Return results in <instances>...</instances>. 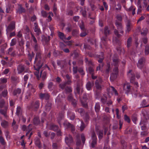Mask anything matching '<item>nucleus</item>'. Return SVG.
<instances>
[{
  "label": "nucleus",
  "mask_w": 149,
  "mask_h": 149,
  "mask_svg": "<svg viewBox=\"0 0 149 149\" xmlns=\"http://www.w3.org/2000/svg\"><path fill=\"white\" fill-rule=\"evenodd\" d=\"M38 56H36L34 64V68L36 70L38 71L42 66L43 62L42 56L38 55Z\"/></svg>",
  "instance_id": "1"
},
{
  "label": "nucleus",
  "mask_w": 149,
  "mask_h": 149,
  "mask_svg": "<svg viewBox=\"0 0 149 149\" xmlns=\"http://www.w3.org/2000/svg\"><path fill=\"white\" fill-rule=\"evenodd\" d=\"M17 70L19 74L22 73L24 71V72H31L28 69L25 68V65L22 64H20L18 65Z\"/></svg>",
  "instance_id": "2"
},
{
  "label": "nucleus",
  "mask_w": 149,
  "mask_h": 149,
  "mask_svg": "<svg viewBox=\"0 0 149 149\" xmlns=\"http://www.w3.org/2000/svg\"><path fill=\"white\" fill-rule=\"evenodd\" d=\"M114 33L115 35L118 38L121 37L123 35L124 31V28L119 29H113Z\"/></svg>",
  "instance_id": "3"
},
{
  "label": "nucleus",
  "mask_w": 149,
  "mask_h": 149,
  "mask_svg": "<svg viewBox=\"0 0 149 149\" xmlns=\"http://www.w3.org/2000/svg\"><path fill=\"white\" fill-rule=\"evenodd\" d=\"M146 62L145 58L144 57L141 58L138 61L137 64V67L140 69H142L144 66Z\"/></svg>",
  "instance_id": "4"
},
{
  "label": "nucleus",
  "mask_w": 149,
  "mask_h": 149,
  "mask_svg": "<svg viewBox=\"0 0 149 149\" xmlns=\"http://www.w3.org/2000/svg\"><path fill=\"white\" fill-rule=\"evenodd\" d=\"M132 70H130L127 73V76L130 79L131 83H134L135 79V74L134 73H132Z\"/></svg>",
  "instance_id": "5"
},
{
  "label": "nucleus",
  "mask_w": 149,
  "mask_h": 149,
  "mask_svg": "<svg viewBox=\"0 0 149 149\" xmlns=\"http://www.w3.org/2000/svg\"><path fill=\"white\" fill-rule=\"evenodd\" d=\"M92 141L91 143V146L93 148L95 147L97 144V139L95 133L93 132L92 135Z\"/></svg>",
  "instance_id": "6"
},
{
  "label": "nucleus",
  "mask_w": 149,
  "mask_h": 149,
  "mask_svg": "<svg viewBox=\"0 0 149 149\" xmlns=\"http://www.w3.org/2000/svg\"><path fill=\"white\" fill-rule=\"evenodd\" d=\"M65 143L68 145L73 143L74 141L73 137L70 134H68L65 137Z\"/></svg>",
  "instance_id": "7"
},
{
  "label": "nucleus",
  "mask_w": 149,
  "mask_h": 149,
  "mask_svg": "<svg viewBox=\"0 0 149 149\" xmlns=\"http://www.w3.org/2000/svg\"><path fill=\"white\" fill-rule=\"evenodd\" d=\"M132 27V25L130 20H128L127 21L126 24L125 33H128L131 31Z\"/></svg>",
  "instance_id": "8"
},
{
  "label": "nucleus",
  "mask_w": 149,
  "mask_h": 149,
  "mask_svg": "<svg viewBox=\"0 0 149 149\" xmlns=\"http://www.w3.org/2000/svg\"><path fill=\"white\" fill-rule=\"evenodd\" d=\"M34 50L36 52V56H38V55L40 56H42V51H41L40 47L38 45V43L34 44Z\"/></svg>",
  "instance_id": "9"
},
{
  "label": "nucleus",
  "mask_w": 149,
  "mask_h": 149,
  "mask_svg": "<svg viewBox=\"0 0 149 149\" xmlns=\"http://www.w3.org/2000/svg\"><path fill=\"white\" fill-rule=\"evenodd\" d=\"M63 124L67 128H71L72 132L73 133L75 130V128L74 126L73 125L67 122H65Z\"/></svg>",
  "instance_id": "10"
},
{
  "label": "nucleus",
  "mask_w": 149,
  "mask_h": 149,
  "mask_svg": "<svg viewBox=\"0 0 149 149\" xmlns=\"http://www.w3.org/2000/svg\"><path fill=\"white\" fill-rule=\"evenodd\" d=\"M101 80L99 79V80H96L95 84V86L97 90H101L102 88L103 87V86L101 84Z\"/></svg>",
  "instance_id": "11"
},
{
  "label": "nucleus",
  "mask_w": 149,
  "mask_h": 149,
  "mask_svg": "<svg viewBox=\"0 0 149 149\" xmlns=\"http://www.w3.org/2000/svg\"><path fill=\"white\" fill-rule=\"evenodd\" d=\"M39 97L40 99H45L46 100H48L50 97V95L48 93H41L39 94Z\"/></svg>",
  "instance_id": "12"
},
{
  "label": "nucleus",
  "mask_w": 149,
  "mask_h": 149,
  "mask_svg": "<svg viewBox=\"0 0 149 149\" xmlns=\"http://www.w3.org/2000/svg\"><path fill=\"white\" fill-rule=\"evenodd\" d=\"M82 85L80 84L79 83V81L77 80V87L76 90L78 94H79L80 91L81 90V92H83V88L82 87Z\"/></svg>",
  "instance_id": "13"
},
{
  "label": "nucleus",
  "mask_w": 149,
  "mask_h": 149,
  "mask_svg": "<svg viewBox=\"0 0 149 149\" xmlns=\"http://www.w3.org/2000/svg\"><path fill=\"white\" fill-rule=\"evenodd\" d=\"M40 102L39 101H36L31 103V107L33 109H37L39 108Z\"/></svg>",
  "instance_id": "14"
},
{
  "label": "nucleus",
  "mask_w": 149,
  "mask_h": 149,
  "mask_svg": "<svg viewBox=\"0 0 149 149\" xmlns=\"http://www.w3.org/2000/svg\"><path fill=\"white\" fill-rule=\"evenodd\" d=\"M15 28V24L14 23H11L8 26L6 31L7 33L8 32H10L12 31Z\"/></svg>",
  "instance_id": "15"
},
{
  "label": "nucleus",
  "mask_w": 149,
  "mask_h": 149,
  "mask_svg": "<svg viewBox=\"0 0 149 149\" xmlns=\"http://www.w3.org/2000/svg\"><path fill=\"white\" fill-rule=\"evenodd\" d=\"M57 65L60 66L61 69L64 68L65 66V61L64 60H57Z\"/></svg>",
  "instance_id": "16"
},
{
  "label": "nucleus",
  "mask_w": 149,
  "mask_h": 149,
  "mask_svg": "<svg viewBox=\"0 0 149 149\" xmlns=\"http://www.w3.org/2000/svg\"><path fill=\"white\" fill-rule=\"evenodd\" d=\"M94 84L91 81H88L86 84V87L88 91H90L92 90V87L93 86Z\"/></svg>",
  "instance_id": "17"
},
{
  "label": "nucleus",
  "mask_w": 149,
  "mask_h": 149,
  "mask_svg": "<svg viewBox=\"0 0 149 149\" xmlns=\"http://www.w3.org/2000/svg\"><path fill=\"white\" fill-rule=\"evenodd\" d=\"M141 125V130L142 131H148V128L146 125V123H143L142 121H141L140 123Z\"/></svg>",
  "instance_id": "18"
},
{
  "label": "nucleus",
  "mask_w": 149,
  "mask_h": 149,
  "mask_svg": "<svg viewBox=\"0 0 149 149\" xmlns=\"http://www.w3.org/2000/svg\"><path fill=\"white\" fill-rule=\"evenodd\" d=\"M113 63L112 65L115 67H118V58L117 57H113L112 59Z\"/></svg>",
  "instance_id": "19"
},
{
  "label": "nucleus",
  "mask_w": 149,
  "mask_h": 149,
  "mask_svg": "<svg viewBox=\"0 0 149 149\" xmlns=\"http://www.w3.org/2000/svg\"><path fill=\"white\" fill-rule=\"evenodd\" d=\"M21 90L19 88H17L15 89L13 92V94L14 96H16L18 97V95L21 94Z\"/></svg>",
  "instance_id": "20"
},
{
  "label": "nucleus",
  "mask_w": 149,
  "mask_h": 149,
  "mask_svg": "<svg viewBox=\"0 0 149 149\" xmlns=\"http://www.w3.org/2000/svg\"><path fill=\"white\" fill-rule=\"evenodd\" d=\"M123 89L126 91V93H128L130 90V86L127 84H125L123 86Z\"/></svg>",
  "instance_id": "21"
},
{
  "label": "nucleus",
  "mask_w": 149,
  "mask_h": 149,
  "mask_svg": "<svg viewBox=\"0 0 149 149\" xmlns=\"http://www.w3.org/2000/svg\"><path fill=\"white\" fill-rule=\"evenodd\" d=\"M76 145L77 146H79L80 145L81 143L80 135L78 134H77L76 135Z\"/></svg>",
  "instance_id": "22"
},
{
  "label": "nucleus",
  "mask_w": 149,
  "mask_h": 149,
  "mask_svg": "<svg viewBox=\"0 0 149 149\" xmlns=\"http://www.w3.org/2000/svg\"><path fill=\"white\" fill-rule=\"evenodd\" d=\"M58 126L55 124H52L49 126V130H52L55 132L57 131L58 129Z\"/></svg>",
  "instance_id": "23"
},
{
  "label": "nucleus",
  "mask_w": 149,
  "mask_h": 149,
  "mask_svg": "<svg viewBox=\"0 0 149 149\" xmlns=\"http://www.w3.org/2000/svg\"><path fill=\"white\" fill-rule=\"evenodd\" d=\"M115 24L116 26L117 29H122L124 28L123 26L122 25V23L118 22L117 20H116L115 22Z\"/></svg>",
  "instance_id": "24"
},
{
  "label": "nucleus",
  "mask_w": 149,
  "mask_h": 149,
  "mask_svg": "<svg viewBox=\"0 0 149 149\" xmlns=\"http://www.w3.org/2000/svg\"><path fill=\"white\" fill-rule=\"evenodd\" d=\"M7 108L5 107L4 109H1L0 110V113L3 115L5 117L7 118L8 116L7 114Z\"/></svg>",
  "instance_id": "25"
},
{
  "label": "nucleus",
  "mask_w": 149,
  "mask_h": 149,
  "mask_svg": "<svg viewBox=\"0 0 149 149\" xmlns=\"http://www.w3.org/2000/svg\"><path fill=\"white\" fill-rule=\"evenodd\" d=\"M50 38L49 36H48V37L43 36L42 37V41L45 42L46 44H48L50 40Z\"/></svg>",
  "instance_id": "26"
},
{
  "label": "nucleus",
  "mask_w": 149,
  "mask_h": 149,
  "mask_svg": "<svg viewBox=\"0 0 149 149\" xmlns=\"http://www.w3.org/2000/svg\"><path fill=\"white\" fill-rule=\"evenodd\" d=\"M19 6L18 9L17 10V12L19 14L25 13V8H23L21 5H19Z\"/></svg>",
  "instance_id": "27"
},
{
  "label": "nucleus",
  "mask_w": 149,
  "mask_h": 149,
  "mask_svg": "<svg viewBox=\"0 0 149 149\" xmlns=\"http://www.w3.org/2000/svg\"><path fill=\"white\" fill-rule=\"evenodd\" d=\"M35 143L39 148H40L42 147L40 139L38 138H36L35 139Z\"/></svg>",
  "instance_id": "28"
},
{
  "label": "nucleus",
  "mask_w": 149,
  "mask_h": 149,
  "mask_svg": "<svg viewBox=\"0 0 149 149\" xmlns=\"http://www.w3.org/2000/svg\"><path fill=\"white\" fill-rule=\"evenodd\" d=\"M34 31L38 35L41 33V31L40 29L38 28L37 24L36 23H34Z\"/></svg>",
  "instance_id": "29"
},
{
  "label": "nucleus",
  "mask_w": 149,
  "mask_h": 149,
  "mask_svg": "<svg viewBox=\"0 0 149 149\" xmlns=\"http://www.w3.org/2000/svg\"><path fill=\"white\" fill-rule=\"evenodd\" d=\"M63 114L62 113H59L58 115L57 121L59 124H61V121L63 117Z\"/></svg>",
  "instance_id": "30"
},
{
  "label": "nucleus",
  "mask_w": 149,
  "mask_h": 149,
  "mask_svg": "<svg viewBox=\"0 0 149 149\" xmlns=\"http://www.w3.org/2000/svg\"><path fill=\"white\" fill-rule=\"evenodd\" d=\"M47 73L45 71L42 72L41 71L40 72V76L41 77L43 81H44L45 80L47 77Z\"/></svg>",
  "instance_id": "31"
},
{
  "label": "nucleus",
  "mask_w": 149,
  "mask_h": 149,
  "mask_svg": "<svg viewBox=\"0 0 149 149\" xmlns=\"http://www.w3.org/2000/svg\"><path fill=\"white\" fill-rule=\"evenodd\" d=\"M8 123L5 120H3L1 123V126L4 128H7L8 126Z\"/></svg>",
  "instance_id": "32"
},
{
  "label": "nucleus",
  "mask_w": 149,
  "mask_h": 149,
  "mask_svg": "<svg viewBox=\"0 0 149 149\" xmlns=\"http://www.w3.org/2000/svg\"><path fill=\"white\" fill-rule=\"evenodd\" d=\"M118 74L112 73L110 77V80L111 82L113 81L117 78Z\"/></svg>",
  "instance_id": "33"
},
{
  "label": "nucleus",
  "mask_w": 149,
  "mask_h": 149,
  "mask_svg": "<svg viewBox=\"0 0 149 149\" xmlns=\"http://www.w3.org/2000/svg\"><path fill=\"white\" fill-rule=\"evenodd\" d=\"M107 96L104 95L102 96L100 99V101L101 103L103 104H106L107 102Z\"/></svg>",
  "instance_id": "34"
},
{
  "label": "nucleus",
  "mask_w": 149,
  "mask_h": 149,
  "mask_svg": "<svg viewBox=\"0 0 149 149\" xmlns=\"http://www.w3.org/2000/svg\"><path fill=\"white\" fill-rule=\"evenodd\" d=\"M52 104L51 102H48L45 106V109L47 111H49L52 108Z\"/></svg>",
  "instance_id": "35"
},
{
  "label": "nucleus",
  "mask_w": 149,
  "mask_h": 149,
  "mask_svg": "<svg viewBox=\"0 0 149 149\" xmlns=\"http://www.w3.org/2000/svg\"><path fill=\"white\" fill-rule=\"evenodd\" d=\"M148 29L147 28H143L141 31V34L143 36H145L147 34Z\"/></svg>",
  "instance_id": "36"
},
{
  "label": "nucleus",
  "mask_w": 149,
  "mask_h": 149,
  "mask_svg": "<svg viewBox=\"0 0 149 149\" xmlns=\"http://www.w3.org/2000/svg\"><path fill=\"white\" fill-rule=\"evenodd\" d=\"M110 30L108 26H105L104 29V33L105 36H107L110 34Z\"/></svg>",
  "instance_id": "37"
},
{
  "label": "nucleus",
  "mask_w": 149,
  "mask_h": 149,
  "mask_svg": "<svg viewBox=\"0 0 149 149\" xmlns=\"http://www.w3.org/2000/svg\"><path fill=\"white\" fill-rule=\"evenodd\" d=\"M0 143L3 146H5L6 145V143L5 139L1 136H0Z\"/></svg>",
  "instance_id": "38"
},
{
  "label": "nucleus",
  "mask_w": 149,
  "mask_h": 149,
  "mask_svg": "<svg viewBox=\"0 0 149 149\" xmlns=\"http://www.w3.org/2000/svg\"><path fill=\"white\" fill-rule=\"evenodd\" d=\"M65 91L66 93H70L72 91V88L70 86H67L65 88Z\"/></svg>",
  "instance_id": "39"
},
{
  "label": "nucleus",
  "mask_w": 149,
  "mask_h": 149,
  "mask_svg": "<svg viewBox=\"0 0 149 149\" xmlns=\"http://www.w3.org/2000/svg\"><path fill=\"white\" fill-rule=\"evenodd\" d=\"M33 122L34 125H38L40 122L39 118L37 117H35L33 119Z\"/></svg>",
  "instance_id": "40"
},
{
  "label": "nucleus",
  "mask_w": 149,
  "mask_h": 149,
  "mask_svg": "<svg viewBox=\"0 0 149 149\" xmlns=\"http://www.w3.org/2000/svg\"><path fill=\"white\" fill-rule=\"evenodd\" d=\"M100 103L99 102H97L95 104V111L96 112H98L100 110Z\"/></svg>",
  "instance_id": "41"
},
{
  "label": "nucleus",
  "mask_w": 149,
  "mask_h": 149,
  "mask_svg": "<svg viewBox=\"0 0 149 149\" xmlns=\"http://www.w3.org/2000/svg\"><path fill=\"white\" fill-rule=\"evenodd\" d=\"M75 111L79 113L81 116L83 115L85 112L84 110L82 108L77 109H75Z\"/></svg>",
  "instance_id": "42"
},
{
  "label": "nucleus",
  "mask_w": 149,
  "mask_h": 149,
  "mask_svg": "<svg viewBox=\"0 0 149 149\" xmlns=\"http://www.w3.org/2000/svg\"><path fill=\"white\" fill-rule=\"evenodd\" d=\"M58 36L61 39L63 40L65 39V36L63 33L59 31L58 32Z\"/></svg>",
  "instance_id": "43"
},
{
  "label": "nucleus",
  "mask_w": 149,
  "mask_h": 149,
  "mask_svg": "<svg viewBox=\"0 0 149 149\" xmlns=\"http://www.w3.org/2000/svg\"><path fill=\"white\" fill-rule=\"evenodd\" d=\"M147 104V102L145 100H144L141 103V107H148L149 106V104L146 105Z\"/></svg>",
  "instance_id": "44"
},
{
  "label": "nucleus",
  "mask_w": 149,
  "mask_h": 149,
  "mask_svg": "<svg viewBox=\"0 0 149 149\" xmlns=\"http://www.w3.org/2000/svg\"><path fill=\"white\" fill-rule=\"evenodd\" d=\"M103 130H100L99 131L98 133L97 134L99 139H101L103 136Z\"/></svg>",
  "instance_id": "45"
},
{
  "label": "nucleus",
  "mask_w": 149,
  "mask_h": 149,
  "mask_svg": "<svg viewBox=\"0 0 149 149\" xmlns=\"http://www.w3.org/2000/svg\"><path fill=\"white\" fill-rule=\"evenodd\" d=\"M145 54L146 55L149 54V45H147L145 46Z\"/></svg>",
  "instance_id": "46"
},
{
  "label": "nucleus",
  "mask_w": 149,
  "mask_h": 149,
  "mask_svg": "<svg viewBox=\"0 0 149 149\" xmlns=\"http://www.w3.org/2000/svg\"><path fill=\"white\" fill-rule=\"evenodd\" d=\"M35 54L33 52H32L31 53H29L28 54L29 60L30 61H31L32 58L34 57Z\"/></svg>",
  "instance_id": "47"
},
{
  "label": "nucleus",
  "mask_w": 149,
  "mask_h": 149,
  "mask_svg": "<svg viewBox=\"0 0 149 149\" xmlns=\"http://www.w3.org/2000/svg\"><path fill=\"white\" fill-rule=\"evenodd\" d=\"M8 94V92L7 89H4L1 93V95L3 97H6Z\"/></svg>",
  "instance_id": "48"
},
{
  "label": "nucleus",
  "mask_w": 149,
  "mask_h": 149,
  "mask_svg": "<svg viewBox=\"0 0 149 149\" xmlns=\"http://www.w3.org/2000/svg\"><path fill=\"white\" fill-rule=\"evenodd\" d=\"M85 62L86 63L88 64L89 65H93V63L91 60H88L87 58H85Z\"/></svg>",
  "instance_id": "49"
},
{
  "label": "nucleus",
  "mask_w": 149,
  "mask_h": 149,
  "mask_svg": "<svg viewBox=\"0 0 149 149\" xmlns=\"http://www.w3.org/2000/svg\"><path fill=\"white\" fill-rule=\"evenodd\" d=\"M68 100L69 101H73L74 99L72 93H70L67 97Z\"/></svg>",
  "instance_id": "50"
},
{
  "label": "nucleus",
  "mask_w": 149,
  "mask_h": 149,
  "mask_svg": "<svg viewBox=\"0 0 149 149\" xmlns=\"http://www.w3.org/2000/svg\"><path fill=\"white\" fill-rule=\"evenodd\" d=\"M17 43V40L16 39L13 38L11 41L10 45V46H13L15 45Z\"/></svg>",
  "instance_id": "51"
},
{
  "label": "nucleus",
  "mask_w": 149,
  "mask_h": 149,
  "mask_svg": "<svg viewBox=\"0 0 149 149\" xmlns=\"http://www.w3.org/2000/svg\"><path fill=\"white\" fill-rule=\"evenodd\" d=\"M54 86L53 83L52 82H49L48 84V88L50 91H52L53 90V87Z\"/></svg>",
  "instance_id": "52"
},
{
  "label": "nucleus",
  "mask_w": 149,
  "mask_h": 149,
  "mask_svg": "<svg viewBox=\"0 0 149 149\" xmlns=\"http://www.w3.org/2000/svg\"><path fill=\"white\" fill-rule=\"evenodd\" d=\"M132 40V38L130 37L127 40V47H129L131 45V42Z\"/></svg>",
  "instance_id": "53"
},
{
  "label": "nucleus",
  "mask_w": 149,
  "mask_h": 149,
  "mask_svg": "<svg viewBox=\"0 0 149 149\" xmlns=\"http://www.w3.org/2000/svg\"><path fill=\"white\" fill-rule=\"evenodd\" d=\"M12 10L11 8V6L8 5L6 8V13H10Z\"/></svg>",
  "instance_id": "54"
},
{
  "label": "nucleus",
  "mask_w": 149,
  "mask_h": 149,
  "mask_svg": "<svg viewBox=\"0 0 149 149\" xmlns=\"http://www.w3.org/2000/svg\"><path fill=\"white\" fill-rule=\"evenodd\" d=\"M119 70L118 67H115L114 68L112 73L117 74H118Z\"/></svg>",
  "instance_id": "55"
},
{
  "label": "nucleus",
  "mask_w": 149,
  "mask_h": 149,
  "mask_svg": "<svg viewBox=\"0 0 149 149\" xmlns=\"http://www.w3.org/2000/svg\"><path fill=\"white\" fill-rule=\"evenodd\" d=\"M22 110L21 107L18 106L17 107L16 113L17 114L18 116L20 113L22 112Z\"/></svg>",
  "instance_id": "56"
},
{
  "label": "nucleus",
  "mask_w": 149,
  "mask_h": 149,
  "mask_svg": "<svg viewBox=\"0 0 149 149\" xmlns=\"http://www.w3.org/2000/svg\"><path fill=\"white\" fill-rule=\"evenodd\" d=\"M66 83L64 82V83L60 84L59 85V87L62 90H63L64 89H65V88L66 87Z\"/></svg>",
  "instance_id": "57"
},
{
  "label": "nucleus",
  "mask_w": 149,
  "mask_h": 149,
  "mask_svg": "<svg viewBox=\"0 0 149 149\" xmlns=\"http://www.w3.org/2000/svg\"><path fill=\"white\" fill-rule=\"evenodd\" d=\"M148 131H142L141 132V137H144L148 135Z\"/></svg>",
  "instance_id": "58"
},
{
  "label": "nucleus",
  "mask_w": 149,
  "mask_h": 149,
  "mask_svg": "<svg viewBox=\"0 0 149 149\" xmlns=\"http://www.w3.org/2000/svg\"><path fill=\"white\" fill-rule=\"evenodd\" d=\"M101 58H99V59L98 60V61L99 63H102L104 59V53L103 52H101Z\"/></svg>",
  "instance_id": "59"
},
{
  "label": "nucleus",
  "mask_w": 149,
  "mask_h": 149,
  "mask_svg": "<svg viewBox=\"0 0 149 149\" xmlns=\"http://www.w3.org/2000/svg\"><path fill=\"white\" fill-rule=\"evenodd\" d=\"M78 71L80 73L82 76H83L85 74V73L84 72L83 68H80L78 69Z\"/></svg>",
  "instance_id": "60"
},
{
  "label": "nucleus",
  "mask_w": 149,
  "mask_h": 149,
  "mask_svg": "<svg viewBox=\"0 0 149 149\" xmlns=\"http://www.w3.org/2000/svg\"><path fill=\"white\" fill-rule=\"evenodd\" d=\"M116 18L117 20H116L118 21L119 22L122 21V18L121 15L120 14H118L116 16Z\"/></svg>",
  "instance_id": "61"
},
{
  "label": "nucleus",
  "mask_w": 149,
  "mask_h": 149,
  "mask_svg": "<svg viewBox=\"0 0 149 149\" xmlns=\"http://www.w3.org/2000/svg\"><path fill=\"white\" fill-rule=\"evenodd\" d=\"M31 39L34 42V44H36L37 43V40L34 36L33 34L32 33H31Z\"/></svg>",
  "instance_id": "62"
},
{
  "label": "nucleus",
  "mask_w": 149,
  "mask_h": 149,
  "mask_svg": "<svg viewBox=\"0 0 149 149\" xmlns=\"http://www.w3.org/2000/svg\"><path fill=\"white\" fill-rule=\"evenodd\" d=\"M78 34V31L77 30H73L72 32V35L74 36H77Z\"/></svg>",
  "instance_id": "63"
},
{
  "label": "nucleus",
  "mask_w": 149,
  "mask_h": 149,
  "mask_svg": "<svg viewBox=\"0 0 149 149\" xmlns=\"http://www.w3.org/2000/svg\"><path fill=\"white\" fill-rule=\"evenodd\" d=\"M41 14L42 16L43 17H47V15H48V13H47L44 10H42L41 11Z\"/></svg>",
  "instance_id": "64"
}]
</instances>
